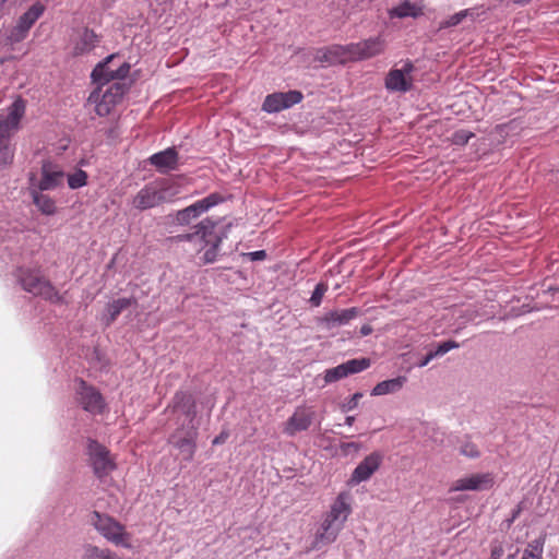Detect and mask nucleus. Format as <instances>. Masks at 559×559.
<instances>
[{
	"label": "nucleus",
	"instance_id": "nucleus-9",
	"mask_svg": "<svg viewBox=\"0 0 559 559\" xmlns=\"http://www.w3.org/2000/svg\"><path fill=\"white\" fill-rule=\"evenodd\" d=\"M87 449L94 472L97 476L102 477L108 475L115 468L116 465L109 451L105 447L96 441H90Z\"/></svg>",
	"mask_w": 559,
	"mask_h": 559
},
{
	"label": "nucleus",
	"instance_id": "nucleus-28",
	"mask_svg": "<svg viewBox=\"0 0 559 559\" xmlns=\"http://www.w3.org/2000/svg\"><path fill=\"white\" fill-rule=\"evenodd\" d=\"M33 200L43 214L51 215L56 212L55 201L50 197L34 192Z\"/></svg>",
	"mask_w": 559,
	"mask_h": 559
},
{
	"label": "nucleus",
	"instance_id": "nucleus-37",
	"mask_svg": "<svg viewBox=\"0 0 559 559\" xmlns=\"http://www.w3.org/2000/svg\"><path fill=\"white\" fill-rule=\"evenodd\" d=\"M326 286L324 284H318L312 293L310 302L312 306L318 307L321 304Z\"/></svg>",
	"mask_w": 559,
	"mask_h": 559
},
{
	"label": "nucleus",
	"instance_id": "nucleus-21",
	"mask_svg": "<svg viewBox=\"0 0 559 559\" xmlns=\"http://www.w3.org/2000/svg\"><path fill=\"white\" fill-rule=\"evenodd\" d=\"M64 178L63 171L59 166L46 163L41 168V179L39 181L40 190H51L62 185Z\"/></svg>",
	"mask_w": 559,
	"mask_h": 559
},
{
	"label": "nucleus",
	"instance_id": "nucleus-25",
	"mask_svg": "<svg viewBox=\"0 0 559 559\" xmlns=\"http://www.w3.org/2000/svg\"><path fill=\"white\" fill-rule=\"evenodd\" d=\"M391 17H417L423 14V7L419 3L406 0L389 11Z\"/></svg>",
	"mask_w": 559,
	"mask_h": 559
},
{
	"label": "nucleus",
	"instance_id": "nucleus-7",
	"mask_svg": "<svg viewBox=\"0 0 559 559\" xmlns=\"http://www.w3.org/2000/svg\"><path fill=\"white\" fill-rule=\"evenodd\" d=\"M413 64L405 62L400 69H391L385 78V87L390 92L406 93L413 85Z\"/></svg>",
	"mask_w": 559,
	"mask_h": 559
},
{
	"label": "nucleus",
	"instance_id": "nucleus-29",
	"mask_svg": "<svg viewBox=\"0 0 559 559\" xmlns=\"http://www.w3.org/2000/svg\"><path fill=\"white\" fill-rule=\"evenodd\" d=\"M219 201V198L216 194H211L206 197L205 199H202L194 204L189 206V211L193 212V217L199 216L203 212L211 209L213 205L217 204Z\"/></svg>",
	"mask_w": 559,
	"mask_h": 559
},
{
	"label": "nucleus",
	"instance_id": "nucleus-43",
	"mask_svg": "<svg viewBox=\"0 0 559 559\" xmlns=\"http://www.w3.org/2000/svg\"><path fill=\"white\" fill-rule=\"evenodd\" d=\"M265 251L263 250H260V251H254V252H250L249 253V257L251 258V260L255 261V260H262L265 258Z\"/></svg>",
	"mask_w": 559,
	"mask_h": 559
},
{
	"label": "nucleus",
	"instance_id": "nucleus-11",
	"mask_svg": "<svg viewBox=\"0 0 559 559\" xmlns=\"http://www.w3.org/2000/svg\"><path fill=\"white\" fill-rule=\"evenodd\" d=\"M370 366V360L367 358L350 359L334 368L328 369L324 373V381L332 383L346 378L349 374L358 373L366 370Z\"/></svg>",
	"mask_w": 559,
	"mask_h": 559
},
{
	"label": "nucleus",
	"instance_id": "nucleus-47",
	"mask_svg": "<svg viewBox=\"0 0 559 559\" xmlns=\"http://www.w3.org/2000/svg\"><path fill=\"white\" fill-rule=\"evenodd\" d=\"M464 454H467V455H471V456H474L477 454V451L475 450H472L471 452H466L465 450L463 451Z\"/></svg>",
	"mask_w": 559,
	"mask_h": 559
},
{
	"label": "nucleus",
	"instance_id": "nucleus-42",
	"mask_svg": "<svg viewBox=\"0 0 559 559\" xmlns=\"http://www.w3.org/2000/svg\"><path fill=\"white\" fill-rule=\"evenodd\" d=\"M437 355H433V350L428 353L419 362L418 367L423 368L427 366L433 358H436Z\"/></svg>",
	"mask_w": 559,
	"mask_h": 559
},
{
	"label": "nucleus",
	"instance_id": "nucleus-15",
	"mask_svg": "<svg viewBox=\"0 0 559 559\" xmlns=\"http://www.w3.org/2000/svg\"><path fill=\"white\" fill-rule=\"evenodd\" d=\"M44 12V7L41 4L32 5L19 20L16 26L12 31L10 38L13 41L22 40L33 24L39 19V16Z\"/></svg>",
	"mask_w": 559,
	"mask_h": 559
},
{
	"label": "nucleus",
	"instance_id": "nucleus-39",
	"mask_svg": "<svg viewBox=\"0 0 559 559\" xmlns=\"http://www.w3.org/2000/svg\"><path fill=\"white\" fill-rule=\"evenodd\" d=\"M193 217V212L189 211V206L177 213L176 219L180 224H188Z\"/></svg>",
	"mask_w": 559,
	"mask_h": 559
},
{
	"label": "nucleus",
	"instance_id": "nucleus-33",
	"mask_svg": "<svg viewBox=\"0 0 559 559\" xmlns=\"http://www.w3.org/2000/svg\"><path fill=\"white\" fill-rule=\"evenodd\" d=\"M468 16H473V12L471 10L460 11V12L451 15L445 21H443L440 26L441 27L455 26V25L460 24L464 19H466Z\"/></svg>",
	"mask_w": 559,
	"mask_h": 559
},
{
	"label": "nucleus",
	"instance_id": "nucleus-5",
	"mask_svg": "<svg viewBox=\"0 0 559 559\" xmlns=\"http://www.w3.org/2000/svg\"><path fill=\"white\" fill-rule=\"evenodd\" d=\"M20 281L23 288L34 295L43 296L44 298L56 302L62 301V297L37 272L25 271L21 274Z\"/></svg>",
	"mask_w": 559,
	"mask_h": 559
},
{
	"label": "nucleus",
	"instance_id": "nucleus-8",
	"mask_svg": "<svg viewBox=\"0 0 559 559\" xmlns=\"http://www.w3.org/2000/svg\"><path fill=\"white\" fill-rule=\"evenodd\" d=\"M121 97L122 88L118 83H115L103 95L93 93L88 102L95 105L97 115L104 117L111 112L112 108L121 100Z\"/></svg>",
	"mask_w": 559,
	"mask_h": 559
},
{
	"label": "nucleus",
	"instance_id": "nucleus-19",
	"mask_svg": "<svg viewBox=\"0 0 559 559\" xmlns=\"http://www.w3.org/2000/svg\"><path fill=\"white\" fill-rule=\"evenodd\" d=\"M314 412L310 408L299 407L286 423L284 431L293 436L298 431L306 430L312 423Z\"/></svg>",
	"mask_w": 559,
	"mask_h": 559
},
{
	"label": "nucleus",
	"instance_id": "nucleus-41",
	"mask_svg": "<svg viewBox=\"0 0 559 559\" xmlns=\"http://www.w3.org/2000/svg\"><path fill=\"white\" fill-rule=\"evenodd\" d=\"M228 438V432L222 431L217 437H215L212 441L214 445L223 444Z\"/></svg>",
	"mask_w": 559,
	"mask_h": 559
},
{
	"label": "nucleus",
	"instance_id": "nucleus-46",
	"mask_svg": "<svg viewBox=\"0 0 559 559\" xmlns=\"http://www.w3.org/2000/svg\"><path fill=\"white\" fill-rule=\"evenodd\" d=\"M355 421V417L354 416H347L346 419H345V424L347 426H352Z\"/></svg>",
	"mask_w": 559,
	"mask_h": 559
},
{
	"label": "nucleus",
	"instance_id": "nucleus-48",
	"mask_svg": "<svg viewBox=\"0 0 559 559\" xmlns=\"http://www.w3.org/2000/svg\"><path fill=\"white\" fill-rule=\"evenodd\" d=\"M103 559H115L110 551L106 554V556Z\"/></svg>",
	"mask_w": 559,
	"mask_h": 559
},
{
	"label": "nucleus",
	"instance_id": "nucleus-26",
	"mask_svg": "<svg viewBox=\"0 0 559 559\" xmlns=\"http://www.w3.org/2000/svg\"><path fill=\"white\" fill-rule=\"evenodd\" d=\"M131 304L132 299L130 298H120L109 302L104 310L102 320L106 325H109L117 319L121 311L128 308Z\"/></svg>",
	"mask_w": 559,
	"mask_h": 559
},
{
	"label": "nucleus",
	"instance_id": "nucleus-18",
	"mask_svg": "<svg viewBox=\"0 0 559 559\" xmlns=\"http://www.w3.org/2000/svg\"><path fill=\"white\" fill-rule=\"evenodd\" d=\"M385 43L381 37H373L353 44L354 59L364 60L376 57L383 52Z\"/></svg>",
	"mask_w": 559,
	"mask_h": 559
},
{
	"label": "nucleus",
	"instance_id": "nucleus-23",
	"mask_svg": "<svg viewBox=\"0 0 559 559\" xmlns=\"http://www.w3.org/2000/svg\"><path fill=\"white\" fill-rule=\"evenodd\" d=\"M195 436V430L191 429L183 437L180 435H175L173 437L174 444L180 450L186 460H191L194 454Z\"/></svg>",
	"mask_w": 559,
	"mask_h": 559
},
{
	"label": "nucleus",
	"instance_id": "nucleus-10",
	"mask_svg": "<svg viewBox=\"0 0 559 559\" xmlns=\"http://www.w3.org/2000/svg\"><path fill=\"white\" fill-rule=\"evenodd\" d=\"M302 99V95L298 91H289L286 93H273L265 97L262 109L265 112H278L298 104Z\"/></svg>",
	"mask_w": 559,
	"mask_h": 559
},
{
	"label": "nucleus",
	"instance_id": "nucleus-17",
	"mask_svg": "<svg viewBox=\"0 0 559 559\" xmlns=\"http://www.w3.org/2000/svg\"><path fill=\"white\" fill-rule=\"evenodd\" d=\"M359 313L360 310L355 307L330 311L319 319V323L323 329L331 330L336 326L348 324L352 320L357 318Z\"/></svg>",
	"mask_w": 559,
	"mask_h": 559
},
{
	"label": "nucleus",
	"instance_id": "nucleus-24",
	"mask_svg": "<svg viewBox=\"0 0 559 559\" xmlns=\"http://www.w3.org/2000/svg\"><path fill=\"white\" fill-rule=\"evenodd\" d=\"M405 382V377H396L381 381L372 389L371 395L380 396L396 393L404 386Z\"/></svg>",
	"mask_w": 559,
	"mask_h": 559
},
{
	"label": "nucleus",
	"instance_id": "nucleus-40",
	"mask_svg": "<svg viewBox=\"0 0 559 559\" xmlns=\"http://www.w3.org/2000/svg\"><path fill=\"white\" fill-rule=\"evenodd\" d=\"M341 448L345 453H350L352 451L357 452L359 450V444L356 442H347L342 444Z\"/></svg>",
	"mask_w": 559,
	"mask_h": 559
},
{
	"label": "nucleus",
	"instance_id": "nucleus-3",
	"mask_svg": "<svg viewBox=\"0 0 559 559\" xmlns=\"http://www.w3.org/2000/svg\"><path fill=\"white\" fill-rule=\"evenodd\" d=\"M180 191V185L176 181L151 182L134 195L132 205L140 211L148 210L162 203L170 202Z\"/></svg>",
	"mask_w": 559,
	"mask_h": 559
},
{
	"label": "nucleus",
	"instance_id": "nucleus-49",
	"mask_svg": "<svg viewBox=\"0 0 559 559\" xmlns=\"http://www.w3.org/2000/svg\"><path fill=\"white\" fill-rule=\"evenodd\" d=\"M519 2H528L530 0H518Z\"/></svg>",
	"mask_w": 559,
	"mask_h": 559
},
{
	"label": "nucleus",
	"instance_id": "nucleus-22",
	"mask_svg": "<svg viewBox=\"0 0 559 559\" xmlns=\"http://www.w3.org/2000/svg\"><path fill=\"white\" fill-rule=\"evenodd\" d=\"M150 162L158 171L167 173L176 168L178 155L175 148H166L165 151L152 155Z\"/></svg>",
	"mask_w": 559,
	"mask_h": 559
},
{
	"label": "nucleus",
	"instance_id": "nucleus-20",
	"mask_svg": "<svg viewBox=\"0 0 559 559\" xmlns=\"http://www.w3.org/2000/svg\"><path fill=\"white\" fill-rule=\"evenodd\" d=\"M112 59V56L107 59L106 62L99 63L92 72V78L95 82L106 83L114 79L124 78L130 69L127 63L120 66L117 70L109 68L108 63Z\"/></svg>",
	"mask_w": 559,
	"mask_h": 559
},
{
	"label": "nucleus",
	"instance_id": "nucleus-1",
	"mask_svg": "<svg viewBox=\"0 0 559 559\" xmlns=\"http://www.w3.org/2000/svg\"><path fill=\"white\" fill-rule=\"evenodd\" d=\"M350 499L352 497L347 491H342L337 495L316 533L312 549H320L336 540L352 513Z\"/></svg>",
	"mask_w": 559,
	"mask_h": 559
},
{
	"label": "nucleus",
	"instance_id": "nucleus-30",
	"mask_svg": "<svg viewBox=\"0 0 559 559\" xmlns=\"http://www.w3.org/2000/svg\"><path fill=\"white\" fill-rule=\"evenodd\" d=\"M67 179L70 189H79L86 186L87 174L82 169H75L73 173L68 175Z\"/></svg>",
	"mask_w": 559,
	"mask_h": 559
},
{
	"label": "nucleus",
	"instance_id": "nucleus-35",
	"mask_svg": "<svg viewBox=\"0 0 559 559\" xmlns=\"http://www.w3.org/2000/svg\"><path fill=\"white\" fill-rule=\"evenodd\" d=\"M108 551L95 546H88L85 548L84 559H103Z\"/></svg>",
	"mask_w": 559,
	"mask_h": 559
},
{
	"label": "nucleus",
	"instance_id": "nucleus-31",
	"mask_svg": "<svg viewBox=\"0 0 559 559\" xmlns=\"http://www.w3.org/2000/svg\"><path fill=\"white\" fill-rule=\"evenodd\" d=\"M9 138L0 139V166L10 164L13 159V151L9 145Z\"/></svg>",
	"mask_w": 559,
	"mask_h": 559
},
{
	"label": "nucleus",
	"instance_id": "nucleus-14",
	"mask_svg": "<svg viewBox=\"0 0 559 559\" xmlns=\"http://www.w3.org/2000/svg\"><path fill=\"white\" fill-rule=\"evenodd\" d=\"M493 485V479L490 474H473L456 479L452 486L451 491L474 490L480 491L489 489Z\"/></svg>",
	"mask_w": 559,
	"mask_h": 559
},
{
	"label": "nucleus",
	"instance_id": "nucleus-6",
	"mask_svg": "<svg viewBox=\"0 0 559 559\" xmlns=\"http://www.w3.org/2000/svg\"><path fill=\"white\" fill-rule=\"evenodd\" d=\"M25 114V102L16 98L5 110L0 115V138H10L20 128V121Z\"/></svg>",
	"mask_w": 559,
	"mask_h": 559
},
{
	"label": "nucleus",
	"instance_id": "nucleus-34",
	"mask_svg": "<svg viewBox=\"0 0 559 559\" xmlns=\"http://www.w3.org/2000/svg\"><path fill=\"white\" fill-rule=\"evenodd\" d=\"M361 397H362V393H360V392L355 393L348 400L344 401L341 404V406H340L341 411L344 412V413H348V412L357 408Z\"/></svg>",
	"mask_w": 559,
	"mask_h": 559
},
{
	"label": "nucleus",
	"instance_id": "nucleus-13",
	"mask_svg": "<svg viewBox=\"0 0 559 559\" xmlns=\"http://www.w3.org/2000/svg\"><path fill=\"white\" fill-rule=\"evenodd\" d=\"M79 401L83 408L92 414H99L105 407L102 395L92 386H87L84 381H80L76 389Z\"/></svg>",
	"mask_w": 559,
	"mask_h": 559
},
{
	"label": "nucleus",
	"instance_id": "nucleus-4",
	"mask_svg": "<svg viewBox=\"0 0 559 559\" xmlns=\"http://www.w3.org/2000/svg\"><path fill=\"white\" fill-rule=\"evenodd\" d=\"M91 523L108 542L116 546L131 548V534L128 533L126 527L115 519L100 514L99 512H94Z\"/></svg>",
	"mask_w": 559,
	"mask_h": 559
},
{
	"label": "nucleus",
	"instance_id": "nucleus-2",
	"mask_svg": "<svg viewBox=\"0 0 559 559\" xmlns=\"http://www.w3.org/2000/svg\"><path fill=\"white\" fill-rule=\"evenodd\" d=\"M226 227L218 226L211 219H204L195 226L191 234L178 236L180 241L193 245L197 252L204 251L202 260L212 263L216 260L222 239L226 237Z\"/></svg>",
	"mask_w": 559,
	"mask_h": 559
},
{
	"label": "nucleus",
	"instance_id": "nucleus-44",
	"mask_svg": "<svg viewBox=\"0 0 559 559\" xmlns=\"http://www.w3.org/2000/svg\"><path fill=\"white\" fill-rule=\"evenodd\" d=\"M502 556H503V549H502V547L498 546L492 549L490 559H500Z\"/></svg>",
	"mask_w": 559,
	"mask_h": 559
},
{
	"label": "nucleus",
	"instance_id": "nucleus-16",
	"mask_svg": "<svg viewBox=\"0 0 559 559\" xmlns=\"http://www.w3.org/2000/svg\"><path fill=\"white\" fill-rule=\"evenodd\" d=\"M352 48L353 44L347 46H332L328 49L319 50L316 58L329 64L356 61V59H354V49Z\"/></svg>",
	"mask_w": 559,
	"mask_h": 559
},
{
	"label": "nucleus",
	"instance_id": "nucleus-32",
	"mask_svg": "<svg viewBox=\"0 0 559 559\" xmlns=\"http://www.w3.org/2000/svg\"><path fill=\"white\" fill-rule=\"evenodd\" d=\"M543 543L539 540H535L528 545V547L524 550V554L521 559H543Z\"/></svg>",
	"mask_w": 559,
	"mask_h": 559
},
{
	"label": "nucleus",
	"instance_id": "nucleus-27",
	"mask_svg": "<svg viewBox=\"0 0 559 559\" xmlns=\"http://www.w3.org/2000/svg\"><path fill=\"white\" fill-rule=\"evenodd\" d=\"M97 43V36L94 32L85 29L79 37L74 46V52L82 55L95 47Z\"/></svg>",
	"mask_w": 559,
	"mask_h": 559
},
{
	"label": "nucleus",
	"instance_id": "nucleus-12",
	"mask_svg": "<svg viewBox=\"0 0 559 559\" xmlns=\"http://www.w3.org/2000/svg\"><path fill=\"white\" fill-rule=\"evenodd\" d=\"M382 462V455L378 452H373L365 457L357 467L353 471L352 476L348 480L349 486L358 485L362 481L368 480L376 471L380 467Z\"/></svg>",
	"mask_w": 559,
	"mask_h": 559
},
{
	"label": "nucleus",
	"instance_id": "nucleus-45",
	"mask_svg": "<svg viewBox=\"0 0 559 559\" xmlns=\"http://www.w3.org/2000/svg\"><path fill=\"white\" fill-rule=\"evenodd\" d=\"M371 332H372V328H371V325H369V324H365V325H362V326H361V329H360V334H361L362 336H367V335H369Z\"/></svg>",
	"mask_w": 559,
	"mask_h": 559
},
{
	"label": "nucleus",
	"instance_id": "nucleus-36",
	"mask_svg": "<svg viewBox=\"0 0 559 559\" xmlns=\"http://www.w3.org/2000/svg\"><path fill=\"white\" fill-rule=\"evenodd\" d=\"M474 134L471 132V131H467V130H459L456 131L453 136H452V141L454 144H457V145H464L466 144L471 138H473Z\"/></svg>",
	"mask_w": 559,
	"mask_h": 559
},
{
	"label": "nucleus",
	"instance_id": "nucleus-38",
	"mask_svg": "<svg viewBox=\"0 0 559 559\" xmlns=\"http://www.w3.org/2000/svg\"><path fill=\"white\" fill-rule=\"evenodd\" d=\"M459 344L454 341H447L438 345L437 349L433 350V355H437V357L443 356L451 349L457 348Z\"/></svg>",
	"mask_w": 559,
	"mask_h": 559
}]
</instances>
